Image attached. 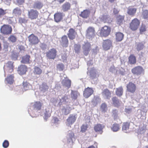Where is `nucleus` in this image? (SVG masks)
Masks as SVG:
<instances>
[{"label": "nucleus", "instance_id": "obj_1", "mask_svg": "<svg viewBox=\"0 0 148 148\" xmlns=\"http://www.w3.org/2000/svg\"><path fill=\"white\" fill-rule=\"evenodd\" d=\"M69 100L68 96L65 95H59L57 99L52 98L50 101L55 106H60L62 103H64Z\"/></svg>", "mask_w": 148, "mask_h": 148}, {"label": "nucleus", "instance_id": "obj_2", "mask_svg": "<svg viewBox=\"0 0 148 148\" xmlns=\"http://www.w3.org/2000/svg\"><path fill=\"white\" fill-rule=\"evenodd\" d=\"M110 32V27L107 26L102 27L100 30H99L97 33L99 36L102 37H106L108 36Z\"/></svg>", "mask_w": 148, "mask_h": 148}, {"label": "nucleus", "instance_id": "obj_3", "mask_svg": "<svg viewBox=\"0 0 148 148\" xmlns=\"http://www.w3.org/2000/svg\"><path fill=\"white\" fill-rule=\"evenodd\" d=\"M112 41L110 39H108L103 41L102 43V47L105 51L110 50L112 48Z\"/></svg>", "mask_w": 148, "mask_h": 148}, {"label": "nucleus", "instance_id": "obj_4", "mask_svg": "<svg viewBox=\"0 0 148 148\" xmlns=\"http://www.w3.org/2000/svg\"><path fill=\"white\" fill-rule=\"evenodd\" d=\"M1 32L4 35H8L11 34L12 29L11 26L8 25H4L1 28Z\"/></svg>", "mask_w": 148, "mask_h": 148}, {"label": "nucleus", "instance_id": "obj_5", "mask_svg": "<svg viewBox=\"0 0 148 148\" xmlns=\"http://www.w3.org/2000/svg\"><path fill=\"white\" fill-rule=\"evenodd\" d=\"M28 39L29 44L32 45H36L40 41L38 38L33 34L29 36Z\"/></svg>", "mask_w": 148, "mask_h": 148}, {"label": "nucleus", "instance_id": "obj_6", "mask_svg": "<svg viewBox=\"0 0 148 148\" xmlns=\"http://www.w3.org/2000/svg\"><path fill=\"white\" fill-rule=\"evenodd\" d=\"M13 62H8L4 65L3 67L5 74L6 72L11 73L13 70Z\"/></svg>", "mask_w": 148, "mask_h": 148}, {"label": "nucleus", "instance_id": "obj_7", "mask_svg": "<svg viewBox=\"0 0 148 148\" xmlns=\"http://www.w3.org/2000/svg\"><path fill=\"white\" fill-rule=\"evenodd\" d=\"M38 14L39 12L36 10L32 9L28 12L29 18L32 20L36 19L38 17Z\"/></svg>", "mask_w": 148, "mask_h": 148}, {"label": "nucleus", "instance_id": "obj_8", "mask_svg": "<svg viewBox=\"0 0 148 148\" xmlns=\"http://www.w3.org/2000/svg\"><path fill=\"white\" fill-rule=\"evenodd\" d=\"M82 48L84 54L85 56H87L91 49L90 44L87 41L85 42L82 44Z\"/></svg>", "mask_w": 148, "mask_h": 148}, {"label": "nucleus", "instance_id": "obj_9", "mask_svg": "<svg viewBox=\"0 0 148 148\" xmlns=\"http://www.w3.org/2000/svg\"><path fill=\"white\" fill-rule=\"evenodd\" d=\"M144 69L143 68L140 66L135 67L132 70V73L134 75L139 76L144 72Z\"/></svg>", "mask_w": 148, "mask_h": 148}, {"label": "nucleus", "instance_id": "obj_10", "mask_svg": "<svg viewBox=\"0 0 148 148\" xmlns=\"http://www.w3.org/2000/svg\"><path fill=\"white\" fill-rule=\"evenodd\" d=\"M57 51L54 48L50 49L46 53V56L49 59H54L56 55Z\"/></svg>", "mask_w": 148, "mask_h": 148}, {"label": "nucleus", "instance_id": "obj_11", "mask_svg": "<svg viewBox=\"0 0 148 148\" xmlns=\"http://www.w3.org/2000/svg\"><path fill=\"white\" fill-rule=\"evenodd\" d=\"M139 24V21L137 18H134L130 23V27L132 30H135L137 29Z\"/></svg>", "mask_w": 148, "mask_h": 148}, {"label": "nucleus", "instance_id": "obj_12", "mask_svg": "<svg viewBox=\"0 0 148 148\" xmlns=\"http://www.w3.org/2000/svg\"><path fill=\"white\" fill-rule=\"evenodd\" d=\"M68 101L65 102V103H62L63 107L62 108V113L65 115H67L69 114L70 110L71 109V108L67 104Z\"/></svg>", "mask_w": 148, "mask_h": 148}, {"label": "nucleus", "instance_id": "obj_13", "mask_svg": "<svg viewBox=\"0 0 148 148\" xmlns=\"http://www.w3.org/2000/svg\"><path fill=\"white\" fill-rule=\"evenodd\" d=\"M60 44L62 47H66L69 45V40L67 36L66 35L63 36L60 40Z\"/></svg>", "mask_w": 148, "mask_h": 148}, {"label": "nucleus", "instance_id": "obj_14", "mask_svg": "<svg viewBox=\"0 0 148 148\" xmlns=\"http://www.w3.org/2000/svg\"><path fill=\"white\" fill-rule=\"evenodd\" d=\"M41 106V103L40 102L37 101L32 103V108H33V111L32 113L40 110Z\"/></svg>", "mask_w": 148, "mask_h": 148}, {"label": "nucleus", "instance_id": "obj_15", "mask_svg": "<svg viewBox=\"0 0 148 148\" xmlns=\"http://www.w3.org/2000/svg\"><path fill=\"white\" fill-rule=\"evenodd\" d=\"M77 118V116L76 115H70L68 118L67 119V125L68 126L72 125L75 121Z\"/></svg>", "mask_w": 148, "mask_h": 148}, {"label": "nucleus", "instance_id": "obj_16", "mask_svg": "<svg viewBox=\"0 0 148 148\" xmlns=\"http://www.w3.org/2000/svg\"><path fill=\"white\" fill-rule=\"evenodd\" d=\"M95 35V30L94 27H90L87 29L86 36L89 39H90Z\"/></svg>", "mask_w": 148, "mask_h": 148}, {"label": "nucleus", "instance_id": "obj_17", "mask_svg": "<svg viewBox=\"0 0 148 148\" xmlns=\"http://www.w3.org/2000/svg\"><path fill=\"white\" fill-rule=\"evenodd\" d=\"M93 91L92 88L88 87L85 89L84 92V95L86 98H87L93 94Z\"/></svg>", "mask_w": 148, "mask_h": 148}, {"label": "nucleus", "instance_id": "obj_18", "mask_svg": "<svg viewBox=\"0 0 148 148\" xmlns=\"http://www.w3.org/2000/svg\"><path fill=\"white\" fill-rule=\"evenodd\" d=\"M127 91L132 93H134L136 89L135 85L131 82H130L127 84Z\"/></svg>", "mask_w": 148, "mask_h": 148}, {"label": "nucleus", "instance_id": "obj_19", "mask_svg": "<svg viewBox=\"0 0 148 148\" xmlns=\"http://www.w3.org/2000/svg\"><path fill=\"white\" fill-rule=\"evenodd\" d=\"M27 66L23 65H21L18 67V73L20 75H22L25 74L27 71Z\"/></svg>", "mask_w": 148, "mask_h": 148}, {"label": "nucleus", "instance_id": "obj_20", "mask_svg": "<svg viewBox=\"0 0 148 148\" xmlns=\"http://www.w3.org/2000/svg\"><path fill=\"white\" fill-rule=\"evenodd\" d=\"M102 94L104 98L105 99H109L111 97V92L107 89L103 90Z\"/></svg>", "mask_w": 148, "mask_h": 148}, {"label": "nucleus", "instance_id": "obj_21", "mask_svg": "<svg viewBox=\"0 0 148 148\" xmlns=\"http://www.w3.org/2000/svg\"><path fill=\"white\" fill-rule=\"evenodd\" d=\"M69 32L67 35L69 38L71 40L74 39L76 35V32L72 28L70 29L69 30Z\"/></svg>", "mask_w": 148, "mask_h": 148}, {"label": "nucleus", "instance_id": "obj_22", "mask_svg": "<svg viewBox=\"0 0 148 148\" xmlns=\"http://www.w3.org/2000/svg\"><path fill=\"white\" fill-rule=\"evenodd\" d=\"M63 14L61 13L58 12L55 14L54 15V19L57 22L60 21L62 18Z\"/></svg>", "mask_w": 148, "mask_h": 148}, {"label": "nucleus", "instance_id": "obj_23", "mask_svg": "<svg viewBox=\"0 0 148 148\" xmlns=\"http://www.w3.org/2000/svg\"><path fill=\"white\" fill-rule=\"evenodd\" d=\"M104 127V126L103 125L97 124L95 126L94 128L96 132H99L101 134L103 132L102 129Z\"/></svg>", "mask_w": 148, "mask_h": 148}, {"label": "nucleus", "instance_id": "obj_24", "mask_svg": "<svg viewBox=\"0 0 148 148\" xmlns=\"http://www.w3.org/2000/svg\"><path fill=\"white\" fill-rule=\"evenodd\" d=\"M62 83L63 86L66 87L68 88H69L71 86V81L68 79H63Z\"/></svg>", "mask_w": 148, "mask_h": 148}, {"label": "nucleus", "instance_id": "obj_25", "mask_svg": "<svg viewBox=\"0 0 148 148\" xmlns=\"http://www.w3.org/2000/svg\"><path fill=\"white\" fill-rule=\"evenodd\" d=\"M90 13V12L88 10H86L82 12L79 16L83 18H87L89 16Z\"/></svg>", "mask_w": 148, "mask_h": 148}, {"label": "nucleus", "instance_id": "obj_26", "mask_svg": "<svg viewBox=\"0 0 148 148\" xmlns=\"http://www.w3.org/2000/svg\"><path fill=\"white\" fill-rule=\"evenodd\" d=\"M51 111L49 109H46L44 113V118L46 121L48 118L50 117Z\"/></svg>", "mask_w": 148, "mask_h": 148}, {"label": "nucleus", "instance_id": "obj_27", "mask_svg": "<svg viewBox=\"0 0 148 148\" xmlns=\"http://www.w3.org/2000/svg\"><path fill=\"white\" fill-rule=\"evenodd\" d=\"M30 56L26 55L23 57L21 61V63L24 64H29L30 63Z\"/></svg>", "mask_w": 148, "mask_h": 148}, {"label": "nucleus", "instance_id": "obj_28", "mask_svg": "<svg viewBox=\"0 0 148 148\" xmlns=\"http://www.w3.org/2000/svg\"><path fill=\"white\" fill-rule=\"evenodd\" d=\"M112 100L114 106H115L118 107L120 106L121 102L116 97H114L112 98Z\"/></svg>", "mask_w": 148, "mask_h": 148}, {"label": "nucleus", "instance_id": "obj_29", "mask_svg": "<svg viewBox=\"0 0 148 148\" xmlns=\"http://www.w3.org/2000/svg\"><path fill=\"white\" fill-rule=\"evenodd\" d=\"M116 40L118 41H120L123 40L124 35L123 33L119 32L116 34Z\"/></svg>", "mask_w": 148, "mask_h": 148}, {"label": "nucleus", "instance_id": "obj_30", "mask_svg": "<svg viewBox=\"0 0 148 148\" xmlns=\"http://www.w3.org/2000/svg\"><path fill=\"white\" fill-rule=\"evenodd\" d=\"M43 5L40 2L37 1L34 3L33 5V7L35 9H40L43 6Z\"/></svg>", "mask_w": 148, "mask_h": 148}, {"label": "nucleus", "instance_id": "obj_31", "mask_svg": "<svg viewBox=\"0 0 148 148\" xmlns=\"http://www.w3.org/2000/svg\"><path fill=\"white\" fill-rule=\"evenodd\" d=\"M136 8H129L127 11V13L130 15L133 16L136 13Z\"/></svg>", "mask_w": 148, "mask_h": 148}, {"label": "nucleus", "instance_id": "obj_32", "mask_svg": "<svg viewBox=\"0 0 148 148\" xmlns=\"http://www.w3.org/2000/svg\"><path fill=\"white\" fill-rule=\"evenodd\" d=\"M23 90L25 91L30 89L32 87L31 85L27 82H24L23 83Z\"/></svg>", "mask_w": 148, "mask_h": 148}, {"label": "nucleus", "instance_id": "obj_33", "mask_svg": "<svg viewBox=\"0 0 148 148\" xmlns=\"http://www.w3.org/2000/svg\"><path fill=\"white\" fill-rule=\"evenodd\" d=\"M120 128L119 125L117 123L114 124L111 127V130L114 132L118 131L119 130Z\"/></svg>", "mask_w": 148, "mask_h": 148}, {"label": "nucleus", "instance_id": "obj_34", "mask_svg": "<svg viewBox=\"0 0 148 148\" xmlns=\"http://www.w3.org/2000/svg\"><path fill=\"white\" fill-rule=\"evenodd\" d=\"M123 93V90L122 87L121 86L116 88V94L118 96H121L122 95Z\"/></svg>", "mask_w": 148, "mask_h": 148}, {"label": "nucleus", "instance_id": "obj_35", "mask_svg": "<svg viewBox=\"0 0 148 148\" xmlns=\"http://www.w3.org/2000/svg\"><path fill=\"white\" fill-rule=\"evenodd\" d=\"M90 75L92 79H95L97 76L95 69L94 68L92 69L90 71Z\"/></svg>", "mask_w": 148, "mask_h": 148}, {"label": "nucleus", "instance_id": "obj_36", "mask_svg": "<svg viewBox=\"0 0 148 148\" xmlns=\"http://www.w3.org/2000/svg\"><path fill=\"white\" fill-rule=\"evenodd\" d=\"M48 88V86L45 83H43L40 87V90L43 92H45L47 90Z\"/></svg>", "mask_w": 148, "mask_h": 148}, {"label": "nucleus", "instance_id": "obj_37", "mask_svg": "<svg viewBox=\"0 0 148 148\" xmlns=\"http://www.w3.org/2000/svg\"><path fill=\"white\" fill-rule=\"evenodd\" d=\"M100 110L103 112H105L108 110V107L106 104L105 103H102L100 106Z\"/></svg>", "mask_w": 148, "mask_h": 148}, {"label": "nucleus", "instance_id": "obj_38", "mask_svg": "<svg viewBox=\"0 0 148 148\" xmlns=\"http://www.w3.org/2000/svg\"><path fill=\"white\" fill-rule=\"evenodd\" d=\"M100 101V99L99 97H94L91 102L94 106H95Z\"/></svg>", "mask_w": 148, "mask_h": 148}, {"label": "nucleus", "instance_id": "obj_39", "mask_svg": "<svg viewBox=\"0 0 148 148\" xmlns=\"http://www.w3.org/2000/svg\"><path fill=\"white\" fill-rule=\"evenodd\" d=\"M8 40L10 42L12 43H14L16 42L17 40L16 37L14 35H11L8 38Z\"/></svg>", "mask_w": 148, "mask_h": 148}, {"label": "nucleus", "instance_id": "obj_40", "mask_svg": "<svg viewBox=\"0 0 148 148\" xmlns=\"http://www.w3.org/2000/svg\"><path fill=\"white\" fill-rule=\"evenodd\" d=\"M130 123L128 122H125L123 123L122 126V130L123 131H127L129 127Z\"/></svg>", "mask_w": 148, "mask_h": 148}, {"label": "nucleus", "instance_id": "obj_41", "mask_svg": "<svg viewBox=\"0 0 148 148\" xmlns=\"http://www.w3.org/2000/svg\"><path fill=\"white\" fill-rule=\"evenodd\" d=\"M13 78L14 76L11 75L7 77L6 79V80L7 83L10 84H12L14 82Z\"/></svg>", "mask_w": 148, "mask_h": 148}, {"label": "nucleus", "instance_id": "obj_42", "mask_svg": "<svg viewBox=\"0 0 148 148\" xmlns=\"http://www.w3.org/2000/svg\"><path fill=\"white\" fill-rule=\"evenodd\" d=\"M124 20L123 16L121 15L118 16L117 18V23L119 25H121L123 23Z\"/></svg>", "mask_w": 148, "mask_h": 148}, {"label": "nucleus", "instance_id": "obj_43", "mask_svg": "<svg viewBox=\"0 0 148 148\" xmlns=\"http://www.w3.org/2000/svg\"><path fill=\"white\" fill-rule=\"evenodd\" d=\"M78 94V93L77 92L71 90V97L74 100L76 99L77 98Z\"/></svg>", "mask_w": 148, "mask_h": 148}, {"label": "nucleus", "instance_id": "obj_44", "mask_svg": "<svg viewBox=\"0 0 148 148\" xmlns=\"http://www.w3.org/2000/svg\"><path fill=\"white\" fill-rule=\"evenodd\" d=\"M70 5L68 3H66L63 5L62 6V9L63 11H66L69 9Z\"/></svg>", "mask_w": 148, "mask_h": 148}, {"label": "nucleus", "instance_id": "obj_45", "mask_svg": "<svg viewBox=\"0 0 148 148\" xmlns=\"http://www.w3.org/2000/svg\"><path fill=\"white\" fill-rule=\"evenodd\" d=\"M136 62V58L134 56L131 55L129 58V62L130 64H134Z\"/></svg>", "mask_w": 148, "mask_h": 148}, {"label": "nucleus", "instance_id": "obj_46", "mask_svg": "<svg viewBox=\"0 0 148 148\" xmlns=\"http://www.w3.org/2000/svg\"><path fill=\"white\" fill-rule=\"evenodd\" d=\"M103 21L104 23H110L112 21L109 16H104L103 17Z\"/></svg>", "mask_w": 148, "mask_h": 148}, {"label": "nucleus", "instance_id": "obj_47", "mask_svg": "<svg viewBox=\"0 0 148 148\" xmlns=\"http://www.w3.org/2000/svg\"><path fill=\"white\" fill-rule=\"evenodd\" d=\"M42 72V70L39 67H35L34 69V73L36 74L40 75Z\"/></svg>", "mask_w": 148, "mask_h": 148}, {"label": "nucleus", "instance_id": "obj_48", "mask_svg": "<svg viewBox=\"0 0 148 148\" xmlns=\"http://www.w3.org/2000/svg\"><path fill=\"white\" fill-rule=\"evenodd\" d=\"M146 130V128L145 126L140 127L138 130V133L140 134H143L145 132Z\"/></svg>", "mask_w": 148, "mask_h": 148}, {"label": "nucleus", "instance_id": "obj_49", "mask_svg": "<svg viewBox=\"0 0 148 148\" xmlns=\"http://www.w3.org/2000/svg\"><path fill=\"white\" fill-rule=\"evenodd\" d=\"M136 49L138 51L142 50L144 47L143 44L142 43H139L136 46Z\"/></svg>", "mask_w": 148, "mask_h": 148}, {"label": "nucleus", "instance_id": "obj_50", "mask_svg": "<svg viewBox=\"0 0 148 148\" xmlns=\"http://www.w3.org/2000/svg\"><path fill=\"white\" fill-rule=\"evenodd\" d=\"M74 49L76 53H78L80 51L81 48L80 46L79 45L75 44L74 45Z\"/></svg>", "mask_w": 148, "mask_h": 148}, {"label": "nucleus", "instance_id": "obj_51", "mask_svg": "<svg viewBox=\"0 0 148 148\" xmlns=\"http://www.w3.org/2000/svg\"><path fill=\"white\" fill-rule=\"evenodd\" d=\"M142 16L144 19H148V11L146 10L143 11Z\"/></svg>", "mask_w": 148, "mask_h": 148}, {"label": "nucleus", "instance_id": "obj_52", "mask_svg": "<svg viewBox=\"0 0 148 148\" xmlns=\"http://www.w3.org/2000/svg\"><path fill=\"white\" fill-rule=\"evenodd\" d=\"M112 116H113L115 118H116L118 116V112L117 110L113 109L112 111Z\"/></svg>", "mask_w": 148, "mask_h": 148}, {"label": "nucleus", "instance_id": "obj_53", "mask_svg": "<svg viewBox=\"0 0 148 148\" xmlns=\"http://www.w3.org/2000/svg\"><path fill=\"white\" fill-rule=\"evenodd\" d=\"M13 13L15 14H20L21 13V10L18 8H16L13 10Z\"/></svg>", "mask_w": 148, "mask_h": 148}, {"label": "nucleus", "instance_id": "obj_54", "mask_svg": "<svg viewBox=\"0 0 148 148\" xmlns=\"http://www.w3.org/2000/svg\"><path fill=\"white\" fill-rule=\"evenodd\" d=\"M88 128L87 125H83L81 127V131L82 132H84Z\"/></svg>", "mask_w": 148, "mask_h": 148}, {"label": "nucleus", "instance_id": "obj_55", "mask_svg": "<svg viewBox=\"0 0 148 148\" xmlns=\"http://www.w3.org/2000/svg\"><path fill=\"white\" fill-rule=\"evenodd\" d=\"M9 145V143L7 140H4V142L3 143L2 145L3 147L5 148H6L8 147Z\"/></svg>", "mask_w": 148, "mask_h": 148}, {"label": "nucleus", "instance_id": "obj_56", "mask_svg": "<svg viewBox=\"0 0 148 148\" xmlns=\"http://www.w3.org/2000/svg\"><path fill=\"white\" fill-rule=\"evenodd\" d=\"M64 68V65L62 64H59L57 66V69L59 71H62Z\"/></svg>", "mask_w": 148, "mask_h": 148}, {"label": "nucleus", "instance_id": "obj_57", "mask_svg": "<svg viewBox=\"0 0 148 148\" xmlns=\"http://www.w3.org/2000/svg\"><path fill=\"white\" fill-rule=\"evenodd\" d=\"M52 121L53 123L56 124H58L60 122V121L56 117H54L53 118Z\"/></svg>", "mask_w": 148, "mask_h": 148}, {"label": "nucleus", "instance_id": "obj_58", "mask_svg": "<svg viewBox=\"0 0 148 148\" xmlns=\"http://www.w3.org/2000/svg\"><path fill=\"white\" fill-rule=\"evenodd\" d=\"M125 111L127 113H130L132 112V108L130 107L126 108L125 109Z\"/></svg>", "mask_w": 148, "mask_h": 148}, {"label": "nucleus", "instance_id": "obj_59", "mask_svg": "<svg viewBox=\"0 0 148 148\" xmlns=\"http://www.w3.org/2000/svg\"><path fill=\"white\" fill-rule=\"evenodd\" d=\"M146 29L145 25H142L140 29V33H143L146 30Z\"/></svg>", "mask_w": 148, "mask_h": 148}, {"label": "nucleus", "instance_id": "obj_60", "mask_svg": "<svg viewBox=\"0 0 148 148\" xmlns=\"http://www.w3.org/2000/svg\"><path fill=\"white\" fill-rule=\"evenodd\" d=\"M27 20L24 18H20L19 19V22L20 23H25L26 22Z\"/></svg>", "mask_w": 148, "mask_h": 148}, {"label": "nucleus", "instance_id": "obj_61", "mask_svg": "<svg viewBox=\"0 0 148 148\" xmlns=\"http://www.w3.org/2000/svg\"><path fill=\"white\" fill-rule=\"evenodd\" d=\"M25 0H16L17 4L18 5L22 4L24 2Z\"/></svg>", "mask_w": 148, "mask_h": 148}, {"label": "nucleus", "instance_id": "obj_62", "mask_svg": "<svg viewBox=\"0 0 148 148\" xmlns=\"http://www.w3.org/2000/svg\"><path fill=\"white\" fill-rule=\"evenodd\" d=\"M11 57L12 60H15L17 59V56L16 54L14 53L12 55Z\"/></svg>", "mask_w": 148, "mask_h": 148}, {"label": "nucleus", "instance_id": "obj_63", "mask_svg": "<svg viewBox=\"0 0 148 148\" xmlns=\"http://www.w3.org/2000/svg\"><path fill=\"white\" fill-rule=\"evenodd\" d=\"M68 136L70 139H72L74 136V134L72 132L70 131L68 134Z\"/></svg>", "mask_w": 148, "mask_h": 148}, {"label": "nucleus", "instance_id": "obj_64", "mask_svg": "<svg viewBox=\"0 0 148 148\" xmlns=\"http://www.w3.org/2000/svg\"><path fill=\"white\" fill-rule=\"evenodd\" d=\"M125 70L121 68L120 69V73L122 75H124L125 74Z\"/></svg>", "mask_w": 148, "mask_h": 148}]
</instances>
